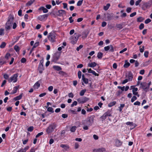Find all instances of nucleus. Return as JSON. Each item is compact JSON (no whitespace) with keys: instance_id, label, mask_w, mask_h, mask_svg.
<instances>
[{"instance_id":"obj_1","label":"nucleus","mask_w":152,"mask_h":152,"mask_svg":"<svg viewBox=\"0 0 152 152\" xmlns=\"http://www.w3.org/2000/svg\"><path fill=\"white\" fill-rule=\"evenodd\" d=\"M14 19V18L13 16L11 14H10L6 24L5 28L7 30H9L11 28Z\"/></svg>"},{"instance_id":"obj_2","label":"nucleus","mask_w":152,"mask_h":152,"mask_svg":"<svg viewBox=\"0 0 152 152\" xmlns=\"http://www.w3.org/2000/svg\"><path fill=\"white\" fill-rule=\"evenodd\" d=\"M95 116L92 115L87 118L86 120L83 121L82 124L83 125H87L88 126H91L94 122V120Z\"/></svg>"},{"instance_id":"obj_3","label":"nucleus","mask_w":152,"mask_h":152,"mask_svg":"<svg viewBox=\"0 0 152 152\" xmlns=\"http://www.w3.org/2000/svg\"><path fill=\"white\" fill-rule=\"evenodd\" d=\"M57 127V125L55 123L50 124L46 129V132L48 135H50L53 132Z\"/></svg>"},{"instance_id":"obj_4","label":"nucleus","mask_w":152,"mask_h":152,"mask_svg":"<svg viewBox=\"0 0 152 152\" xmlns=\"http://www.w3.org/2000/svg\"><path fill=\"white\" fill-rule=\"evenodd\" d=\"M56 34L53 31H51L50 33L48 36L49 40L51 42H54L56 41Z\"/></svg>"},{"instance_id":"obj_5","label":"nucleus","mask_w":152,"mask_h":152,"mask_svg":"<svg viewBox=\"0 0 152 152\" xmlns=\"http://www.w3.org/2000/svg\"><path fill=\"white\" fill-rule=\"evenodd\" d=\"M18 75V73L14 74L8 79V82L10 83L12 82L14 83L16 82L17 81Z\"/></svg>"},{"instance_id":"obj_6","label":"nucleus","mask_w":152,"mask_h":152,"mask_svg":"<svg viewBox=\"0 0 152 152\" xmlns=\"http://www.w3.org/2000/svg\"><path fill=\"white\" fill-rule=\"evenodd\" d=\"M61 53L59 52H57L55 53L52 58V61L55 62H56L60 57Z\"/></svg>"},{"instance_id":"obj_7","label":"nucleus","mask_w":152,"mask_h":152,"mask_svg":"<svg viewBox=\"0 0 152 152\" xmlns=\"http://www.w3.org/2000/svg\"><path fill=\"white\" fill-rule=\"evenodd\" d=\"M104 16L107 20H110L113 19L114 17L113 16V13L104 14Z\"/></svg>"},{"instance_id":"obj_8","label":"nucleus","mask_w":152,"mask_h":152,"mask_svg":"<svg viewBox=\"0 0 152 152\" xmlns=\"http://www.w3.org/2000/svg\"><path fill=\"white\" fill-rule=\"evenodd\" d=\"M89 100V99L86 96L77 99L78 102L80 103H84L87 101Z\"/></svg>"},{"instance_id":"obj_9","label":"nucleus","mask_w":152,"mask_h":152,"mask_svg":"<svg viewBox=\"0 0 152 152\" xmlns=\"http://www.w3.org/2000/svg\"><path fill=\"white\" fill-rule=\"evenodd\" d=\"M104 50L105 51H107L109 50V51L113 52L114 51V48L113 46L112 45L107 46L105 47L104 48Z\"/></svg>"},{"instance_id":"obj_10","label":"nucleus","mask_w":152,"mask_h":152,"mask_svg":"<svg viewBox=\"0 0 152 152\" xmlns=\"http://www.w3.org/2000/svg\"><path fill=\"white\" fill-rule=\"evenodd\" d=\"M147 83L145 82H142L140 83V87L146 92L148 90L147 87H146Z\"/></svg>"},{"instance_id":"obj_11","label":"nucleus","mask_w":152,"mask_h":152,"mask_svg":"<svg viewBox=\"0 0 152 152\" xmlns=\"http://www.w3.org/2000/svg\"><path fill=\"white\" fill-rule=\"evenodd\" d=\"M66 11L64 10H58V12H57V15L59 16H63L64 15H66Z\"/></svg>"},{"instance_id":"obj_12","label":"nucleus","mask_w":152,"mask_h":152,"mask_svg":"<svg viewBox=\"0 0 152 152\" xmlns=\"http://www.w3.org/2000/svg\"><path fill=\"white\" fill-rule=\"evenodd\" d=\"M48 15V14L41 15L38 16L37 19L40 21H42L44 19H47Z\"/></svg>"},{"instance_id":"obj_13","label":"nucleus","mask_w":152,"mask_h":152,"mask_svg":"<svg viewBox=\"0 0 152 152\" xmlns=\"http://www.w3.org/2000/svg\"><path fill=\"white\" fill-rule=\"evenodd\" d=\"M151 4L149 3H144L143 4V7H142V9L144 10H145V9H144V8H148L151 7Z\"/></svg>"},{"instance_id":"obj_14","label":"nucleus","mask_w":152,"mask_h":152,"mask_svg":"<svg viewBox=\"0 0 152 152\" xmlns=\"http://www.w3.org/2000/svg\"><path fill=\"white\" fill-rule=\"evenodd\" d=\"M42 80L41 79L37 82L34 86V89H38L40 86V83L41 82Z\"/></svg>"},{"instance_id":"obj_15","label":"nucleus","mask_w":152,"mask_h":152,"mask_svg":"<svg viewBox=\"0 0 152 152\" xmlns=\"http://www.w3.org/2000/svg\"><path fill=\"white\" fill-rule=\"evenodd\" d=\"M106 149L104 148H102L98 149H94L93 150V151L94 152H103L105 151Z\"/></svg>"},{"instance_id":"obj_16","label":"nucleus","mask_w":152,"mask_h":152,"mask_svg":"<svg viewBox=\"0 0 152 152\" xmlns=\"http://www.w3.org/2000/svg\"><path fill=\"white\" fill-rule=\"evenodd\" d=\"M29 148V146H27L25 147L24 148H21L17 152H26V151L28 150Z\"/></svg>"},{"instance_id":"obj_17","label":"nucleus","mask_w":152,"mask_h":152,"mask_svg":"<svg viewBox=\"0 0 152 152\" xmlns=\"http://www.w3.org/2000/svg\"><path fill=\"white\" fill-rule=\"evenodd\" d=\"M38 69L39 73L40 74L42 73L43 72V70H44L43 64H39Z\"/></svg>"},{"instance_id":"obj_18","label":"nucleus","mask_w":152,"mask_h":152,"mask_svg":"<svg viewBox=\"0 0 152 152\" xmlns=\"http://www.w3.org/2000/svg\"><path fill=\"white\" fill-rule=\"evenodd\" d=\"M127 79L129 80V81H130L132 80L133 78V75L132 73L131 72L129 73L128 75L126 76Z\"/></svg>"},{"instance_id":"obj_19","label":"nucleus","mask_w":152,"mask_h":152,"mask_svg":"<svg viewBox=\"0 0 152 152\" xmlns=\"http://www.w3.org/2000/svg\"><path fill=\"white\" fill-rule=\"evenodd\" d=\"M122 142L118 139H116L115 140V146L117 147H119L121 145Z\"/></svg>"},{"instance_id":"obj_20","label":"nucleus","mask_w":152,"mask_h":152,"mask_svg":"<svg viewBox=\"0 0 152 152\" xmlns=\"http://www.w3.org/2000/svg\"><path fill=\"white\" fill-rule=\"evenodd\" d=\"M82 80L83 82L85 84H87L88 83V79L87 78H86L85 77V76L84 74L82 75Z\"/></svg>"},{"instance_id":"obj_21","label":"nucleus","mask_w":152,"mask_h":152,"mask_svg":"<svg viewBox=\"0 0 152 152\" xmlns=\"http://www.w3.org/2000/svg\"><path fill=\"white\" fill-rule=\"evenodd\" d=\"M39 10H42L43 12L44 13H47L48 12V10L43 7H40L39 8Z\"/></svg>"},{"instance_id":"obj_22","label":"nucleus","mask_w":152,"mask_h":152,"mask_svg":"<svg viewBox=\"0 0 152 152\" xmlns=\"http://www.w3.org/2000/svg\"><path fill=\"white\" fill-rule=\"evenodd\" d=\"M19 87V86L14 87L12 91V92L11 93V94H14L16 93Z\"/></svg>"},{"instance_id":"obj_23","label":"nucleus","mask_w":152,"mask_h":152,"mask_svg":"<svg viewBox=\"0 0 152 152\" xmlns=\"http://www.w3.org/2000/svg\"><path fill=\"white\" fill-rule=\"evenodd\" d=\"M96 65V64L95 62H92L91 63L88 64V66L89 67H95Z\"/></svg>"},{"instance_id":"obj_24","label":"nucleus","mask_w":152,"mask_h":152,"mask_svg":"<svg viewBox=\"0 0 152 152\" xmlns=\"http://www.w3.org/2000/svg\"><path fill=\"white\" fill-rule=\"evenodd\" d=\"M53 68L54 69L57 71H59L60 70H62L61 68V67L58 66H53Z\"/></svg>"},{"instance_id":"obj_25","label":"nucleus","mask_w":152,"mask_h":152,"mask_svg":"<svg viewBox=\"0 0 152 152\" xmlns=\"http://www.w3.org/2000/svg\"><path fill=\"white\" fill-rule=\"evenodd\" d=\"M22 94H20L19 95L17 96L14 98V100L16 101L18 100H19L21 99L22 96Z\"/></svg>"},{"instance_id":"obj_26","label":"nucleus","mask_w":152,"mask_h":152,"mask_svg":"<svg viewBox=\"0 0 152 152\" xmlns=\"http://www.w3.org/2000/svg\"><path fill=\"white\" fill-rule=\"evenodd\" d=\"M60 147L66 150L69 148V146L66 145L61 144L60 145Z\"/></svg>"},{"instance_id":"obj_27","label":"nucleus","mask_w":152,"mask_h":152,"mask_svg":"<svg viewBox=\"0 0 152 152\" xmlns=\"http://www.w3.org/2000/svg\"><path fill=\"white\" fill-rule=\"evenodd\" d=\"M104 113L106 115V116H107V117L111 116H112V113L111 111L109 110H107L106 112Z\"/></svg>"},{"instance_id":"obj_28","label":"nucleus","mask_w":152,"mask_h":152,"mask_svg":"<svg viewBox=\"0 0 152 152\" xmlns=\"http://www.w3.org/2000/svg\"><path fill=\"white\" fill-rule=\"evenodd\" d=\"M130 65V64L126 60L125 61V63L124 65V68H128Z\"/></svg>"},{"instance_id":"obj_29","label":"nucleus","mask_w":152,"mask_h":152,"mask_svg":"<svg viewBox=\"0 0 152 152\" xmlns=\"http://www.w3.org/2000/svg\"><path fill=\"white\" fill-rule=\"evenodd\" d=\"M35 0H30L26 4V6H30L35 1Z\"/></svg>"},{"instance_id":"obj_30","label":"nucleus","mask_w":152,"mask_h":152,"mask_svg":"<svg viewBox=\"0 0 152 152\" xmlns=\"http://www.w3.org/2000/svg\"><path fill=\"white\" fill-rule=\"evenodd\" d=\"M116 104V102L115 101H113V102H110L108 104V106L109 107H112V106Z\"/></svg>"},{"instance_id":"obj_31","label":"nucleus","mask_w":152,"mask_h":152,"mask_svg":"<svg viewBox=\"0 0 152 152\" xmlns=\"http://www.w3.org/2000/svg\"><path fill=\"white\" fill-rule=\"evenodd\" d=\"M120 106V107H118L119 108V111L120 112H122V110L123 108L125 106V104H121Z\"/></svg>"},{"instance_id":"obj_32","label":"nucleus","mask_w":152,"mask_h":152,"mask_svg":"<svg viewBox=\"0 0 152 152\" xmlns=\"http://www.w3.org/2000/svg\"><path fill=\"white\" fill-rule=\"evenodd\" d=\"M103 55V54L102 53L99 52L97 54V57L98 58L101 59L102 58Z\"/></svg>"},{"instance_id":"obj_33","label":"nucleus","mask_w":152,"mask_h":152,"mask_svg":"<svg viewBox=\"0 0 152 152\" xmlns=\"http://www.w3.org/2000/svg\"><path fill=\"white\" fill-rule=\"evenodd\" d=\"M5 59L7 60L11 58V57L10 54L9 53H7L5 56Z\"/></svg>"},{"instance_id":"obj_34","label":"nucleus","mask_w":152,"mask_h":152,"mask_svg":"<svg viewBox=\"0 0 152 152\" xmlns=\"http://www.w3.org/2000/svg\"><path fill=\"white\" fill-rule=\"evenodd\" d=\"M86 89H83L80 92V96H83L84 94L85 93L86 91Z\"/></svg>"},{"instance_id":"obj_35","label":"nucleus","mask_w":152,"mask_h":152,"mask_svg":"<svg viewBox=\"0 0 152 152\" xmlns=\"http://www.w3.org/2000/svg\"><path fill=\"white\" fill-rule=\"evenodd\" d=\"M110 6V4L109 3L107 4L106 6L104 7V9L105 10H107Z\"/></svg>"},{"instance_id":"obj_36","label":"nucleus","mask_w":152,"mask_h":152,"mask_svg":"<svg viewBox=\"0 0 152 152\" xmlns=\"http://www.w3.org/2000/svg\"><path fill=\"white\" fill-rule=\"evenodd\" d=\"M14 49L16 52H18L19 51L20 48L17 45H15L14 47Z\"/></svg>"},{"instance_id":"obj_37","label":"nucleus","mask_w":152,"mask_h":152,"mask_svg":"<svg viewBox=\"0 0 152 152\" xmlns=\"http://www.w3.org/2000/svg\"><path fill=\"white\" fill-rule=\"evenodd\" d=\"M144 20V18L140 17L137 18V21L138 22H142Z\"/></svg>"},{"instance_id":"obj_38","label":"nucleus","mask_w":152,"mask_h":152,"mask_svg":"<svg viewBox=\"0 0 152 152\" xmlns=\"http://www.w3.org/2000/svg\"><path fill=\"white\" fill-rule=\"evenodd\" d=\"M76 129V127L75 126H72L70 129V131L72 132H74L75 131Z\"/></svg>"},{"instance_id":"obj_39","label":"nucleus","mask_w":152,"mask_h":152,"mask_svg":"<svg viewBox=\"0 0 152 152\" xmlns=\"http://www.w3.org/2000/svg\"><path fill=\"white\" fill-rule=\"evenodd\" d=\"M117 28L119 29H121L123 28L122 25L121 24H119L116 25Z\"/></svg>"},{"instance_id":"obj_40","label":"nucleus","mask_w":152,"mask_h":152,"mask_svg":"<svg viewBox=\"0 0 152 152\" xmlns=\"http://www.w3.org/2000/svg\"><path fill=\"white\" fill-rule=\"evenodd\" d=\"M6 45V43L4 42H2L1 44L0 45V47L1 48H4Z\"/></svg>"},{"instance_id":"obj_41","label":"nucleus","mask_w":152,"mask_h":152,"mask_svg":"<svg viewBox=\"0 0 152 152\" xmlns=\"http://www.w3.org/2000/svg\"><path fill=\"white\" fill-rule=\"evenodd\" d=\"M107 117V116H106L105 114L104 113L103 115L100 118H101L102 120L103 121Z\"/></svg>"},{"instance_id":"obj_42","label":"nucleus","mask_w":152,"mask_h":152,"mask_svg":"<svg viewBox=\"0 0 152 152\" xmlns=\"http://www.w3.org/2000/svg\"><path fill=\"white\" fill-rule=\"evenodd\" d=\"M83 0L79 1L77 3V5L78 6H80L83 3Z\"/></svg>"},{"instance_id":"obj_43","label":"nucleus","mask_w":152,"mask_h":152,"mask_svg":"<svg viewBox=\"0 0 152 152\" xmlns=\"http://www.w3.org/2000/svg\"><path fill=\"white\" fill-rule=\"evenodd\" d=\"M34 128L33 126H31L28 128L27 130L29 132H31L33 130Z\"/></svg>"},{"instance_id":"obj_44","label":"nucleus","mask_w":152,"mask_h":152,"mask_svg":"<svg viewBox=\"0 0 152 152\" xmlns=\"http://www.w3.org/2000/svg\"><path fill=\"white\" fill-rule=\"evenodd\" d=\"M5 79L8 80L9 79V76L7 74H5L3 75Z\"/></svg>"},{"instance_id":"obj_45","label":"nucleus","mask_w":152,"mask_h":152,"mask_svg":"<svg viewBox=\"0 0 152 152\" xmlns=\"http://www.w3.org/2000/svg\"><path fill=\"white\" fill-rule=\"evenodd\" d=\"M47 111L50 112H51L52 113H53L54 111L53 110V108L52 107H48L47 109Z\"/></svg>"},{"instance_id":"obj_46","label":"nucleus","mask_w":152,"mask_h":152,"mask_svg":"<svg viewBox=\"0 0 152 152\" xmlns=\"http://www.w3.org/2000/svg\"><path fill=\"white\" fill-rule=\"evenodd\" d=\"M63 8L64 9H66L67 10H68V9L67 8V4L66 3H63Z\"/></svg>"},{"instance_id":"obj_47","label":"nucleus","mask_w":152,"mask_h":152,"mask_svg":"<svg viewBox=\"0 0 152 152\" xmlns=\"http://www.w3.org/2000/svg\"><path fill=\"white\" fill-rule=\"evenodd\" d=\"M137 99V97L135 96H134L132 97L131 99V101L132 102H133L134 101Z\"/></svg>"},{"instance_id":"obj_48","label":"nucleus","mask_w":152,"mask_h":152,"mask_svg":"<svg viewBox=\"0 0 152 152\" xmlns=\"http://www.w3.org/2000/svg\"><path fill=\"white\" fill-rule=\"evenodd\" d=\"M82 72L80 71L78 72L77 75L78 78L80 79L81 78Z\"/></svg>"},{"instance_id":"obj_49","label":"nucleus","mask_w":152,"mask_h":152,"mask_svg":"<svg viewBox=\"0 0 152 152\" xmlns=\"http://www.w3.org/2000/svg\"><path fill=\"white\" fill-rule=\"evenodd\" d=\"M144 28V24L143 23L140 24L139 26V28L140 30Z\"/></svg>"},{"instance_id":"obj_50","label":"nucleus","mask_w":152,"mask_h":152,"mask_svg":"<svg viewBox=\"0 0 152 152\" xmlns=\"http://www.w3.org/2000/svg\"><path fill=\"white\" fill-rule=\"evenodd\" d=\"M77 104V102L76 101H74L73 102L72 104L71 105V107H73L74 106H76Z\"/></svg>"},{"instance_id":"obj_51","label":"nucleus","mask_w":152,"mask_h":152,"mask_svg":"<svg viewBox=\"0 0 152 152\" xmlns=\"http://www.w3.org/2000/svg\"><path fill=\"white\" fill-rule=\"evenodd\" d=\"M4 29L2 28L0 29V35H3L4 34Z\"/></svg>"},{"instance_id":"obj_52","label":"nucleus","mask_w":152,"mask_h":152,"mask_svg":"<svg viewBox=\"0 0 152 152\" xmlns=\"http://www.w3.org/2000/svg\"><path fill=\"white\" fill-rule=\"evenodd\" d=\"M151 21V20L149 19L148 18L146 19L145 21V23L146 24H148Z\"/></svg>"},{"instance_id":"obj_53","label":"nucleus","mask_w":152,"mask_h":152,"mask_svg":"<svg viewBox=\"0 0 152 152\" xmlns=\"http://www.w3.org/2000/svg\"><path fill=\"white\" fill-rule=\"evenodd\" d=\"M149 52L147 51H145L144 53V56L146 58H147L148 57Z\"/></svg>"},{"instance_id":"obj_54","label":"nucleus","mask_w":152,"mask_h":152,"mask_svg":"<svg viewBox=\"0 0 152 152\" xmlns=\"http://www.w3.org/2000/svg\"><path fill=\"white\" fill-rule=\"evenodd\" d=\"M132 8L130 7H127L126 9V12L128 13H130L131 12Z\"/></svg>"},{"instance_id":"obj_55","label":"nucleus","mask_w":152,"mask_h":152,"mask_svg":"<svg viewBox=\"0 0 152 152\" xmlns=\"http://www.w3.org/2000/svg\"><path fill=\"white\" fill-rule=\"evenodd\" d=\"M43 132H40L38 133L36 136V138H37L39 137V136L43 135Z\"/></svg>"},{"instance_id":"obj_56","label":"nucleus","mask_w":152,"mask_h":152,"mask_svg":"<svg viewBox=\"0 0 152 152\" xmlns=\"http://www.w3.org/2000/svg\"><path fill=\"white\" fill-rule=\"evenodd\" d=\"M134 104L135 105H137L138 106H140V102L139 101H137L136 102L134 103Z\"/></svg>"},{"instance_id":"obj_57","label":"nucleus","mask_w":152,"mask_h":152,"mask_svg":"<svg viewBox=\"0 0 152 152\" xmlns=\"http://www.w3.org/2000/svg\"><path fill=\"white\" fill-rule=\"evenodd\" d=\"M83 47V45H80V46L77 47L76 48V50L78 51L80 49H81Z\"/></svg>"},{"instance_id":"obj_58","label":"nucleus","mask_w":152,"mask_h":152,"mask_svg":"<svg viewBox=\"0 0 152 152\" xmlns=\"http://www.w3.org/2000/svg\"><path fill=\"white\" fill-rule=\"evenodd\" d=\"M136 14H137V13L136 12H134L130 14V17H134V16L135 15H136Z\"/></svg>"},{"instance_id":"obj_59","label":"nucleus","mask_w":152,"mask_h":152,"mask_svg":"<svg viewBox=\"0 0 152 152\" xmlns=\"http://www.w3.org/2000/svg\"><path fill=\"white\" fill-rule=\"evenodd\" d=\"M26 61V59L24 58H22L21 60V62L22 63H24Z\"/></svg>"},{"instance_id":"obj_60","label":"nucleus","mask_w":152,"mask_h":152,"mask_svg":"<svg viewBox=\"0 0 152 152\" xmlns=\"http://www.w3.org/2000/svg\"><path fill=\"white\" fill-rule=\"evenodd\" d=\"M53 89V87L52 86H50L48 87V89L50 91H52Z\"/></svg>"},{"instance_id":"obj_61","label":"nucleus","mask_w":152,"mask_h":152,"mask_svg":"<svg viewBox=\"0 0 152 152\" xmlns=\"http://www.w3.org/2000/svg\"><path fill=\"white\" fill-rule=\"evenodd\" d=\"M107 25V23L105 21H103L102 23V27H105Z\"/></svg>"},{"instance_id":"obj_62","label":"nucleus","mask_w":152,"mask_h":152,"mask_svg":"<svg viewBox=\"0 0 152 152\" xmlns=\"http://www.w3.org/2000/svg\"><path fill=\"white\" fill-rule=\"evenodd\" d=\"M84 126L83 127V129L84 130H88V127L90 126H88L87 125H84Z\"/></svg>"},{"instance_id":"obj_63","label":"nucleus","mask_w":152,"mask_h":152,"mask_svg":"<svg viewBox=\"0 0 152 152\" xmlns=\"http://www.w3.org/2000/svg\"><path fill=\"white\" fill-rule=\"evenodd\" d=\"M142 0H138L135 2V5L137 6L139 4L140 2Z\"/></svg>"},{"instance_id":"obj_64","label":"nucleus","mask_w":152,"mask_h":152,"mask_svg":"<svg viewBox=\"0 0 152 152\" xmlns=\"http://www.w3.org/2000/svg\"><path fill=\"white\" fill-rule=\"evenodd\" d=\"M68 96L69 97L72 98L74 97V95L72 93H70L69 94Z\"/></svg>"}]
</instances>
